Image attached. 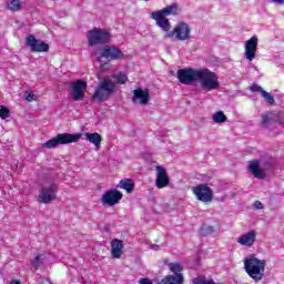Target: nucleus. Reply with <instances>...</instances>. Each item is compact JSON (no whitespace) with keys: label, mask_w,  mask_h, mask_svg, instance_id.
Segmentation results:
<instances>
[{"label":"nucleus","mask_w":284,"mask_h":284,"mask_svg":"<svg viewBox=\"0 0 284 284\" xmlns=\"http://www.w3.org/2000/svg\"><path fill=\"white\" fill-rule=\"evenodd\" d=\"M87 42L93 49V57L100 64L98 79L101 81L94 92V99L105 101L108 97V31L101 28H94L87 32Z\"/></svg>","instance_id":"1"},{"label":"nucleus","mask_w":284,"mask_h":284,"mask_svg":"<svg viewBox=\"0 0 284 284\" xmlns=\"http://www.w3.org/2000/svg\"><path fill=\"white\" fill-rule=\"evenodd\" d=\"M178 80L182 85H192L195 81H200L202 90H219L221 83L219 82V75L212 72L210 69H193L185 68L178 70Z\"/></svg>","instance_id":"2"},{"label":"nucleus","mask_w":284,"mask_h":284,"mask_svg":"<svg viewBox=\"0 0 284 284\" xmlns=\"http://www.w3.org/2000/svg\"><path fill=\"white\" fill-rule=\"evenodd\" d=\"M243 263L250 278H253L255 283L263 281L265 277V260H260L255 254H251L244 258Z\"/></svg>","instance_id":"3"},{"label":"nucleus","mask_w":284,"mask_h":284,"mask_svg":"<svg viewBox=\"0 0 284 284\" xmlns=\"http://www.w3.org/2000/svg\"><path fill=\"white\" fill-rule=\"evenodd\" d=\"M85 139L89 143H101V134L99 133H60L48 140L47 143H78L80 139Z\"/></svg>","instance_id":"4"},{"label":"nucleus","mask_w":284,"mask_h":284,"mask_svg":"<svg viewBox=\"0 0 284 284\" xmlns=\"http://www.w3.org/2000/svg\"><path fill=\"white\" fill-rule=\"evenodd\" d=\"M170 14H179V3H173L171 6L163 8L160 11L152 12L151 19L156 21V26L161 28L163 32H168L172 29V24L170 23V20L166 18L170 17Z\"/></svg>","instance_id":"5"},{"label":"nucleus","mask_w":284,"mask_h":284,"mask_svg":"<svg viewBox=\"0 0 284 284\" xmlns=\"http://www.w3.org/2000/svg\"><path fill=\"white\" fill-rule=\"evenodd\" d=\"M274 168V162L272 159L268 160H252L248 162V172L253 174L255 179L263 180L265 179V172L272 170Z\"/></svg>","instance_id":"6"},{"label":"nucleus","mask_w":284,"mask_h":284,"mask_svg":"<svg viewBox=\"0 0 284 284\" xmlns=\"http://www.w3.org/2000/svg\"><path fill=\"white\" fill-rule=\"evenodd\" d=\"M59 192V186L55 183H51L49 185L42 186L40 190V194L38 196L39 203H43L48 205V203H52V201H57V193Z\"/></svg>","instance_id":"7"},{"label":"nucleus","mask_w":284,"mask_h":284,"mask_svg":"<svg viewBox=\"0 0 284 284\" xmlns=\"http://www.w3.org/2000/svg\"><path fill=\"white\" fill-rule=\"evenodd\" d=\"M192 192L197 201L202 203H212L214 201V191L207 184H197L192 187Z\"/></svg>","instance_id":"8"},{"label":"nucleus","mask_w":284,"mask_h":284,"mask_svg":"<svg viewBox=\"0 0 284 284\" xmlns=\"http://www.w3.org/2000/svg\"><path fill=\"white\" fill-rule=\"evenodd\" d=\"M260 123L262 128H265V129L272 128V125L273 128H278V125L284 124V120L283 118H281V114L268 111L262 115Z\"/></svg>","instance_id":"9"},{"label":"nucleus","mask_w":284,"mask_h":284,"mask_svg":"<svg viewBox=\"0 0 284 284\" xmlns=\"http://www.w3.org/2000/svg\"><path fill=\"white\" fill-rule=\"evenodd\" d=\"M191 32H192V29H190V24L185 22H179L175 26V28L172 30V32L166 34V37L169 39H172V37H175L178 41H186V39H190Z\"/></svg>","instance_id":"10"},{"label":"nucleus","mask_w":284,"mask_h":284,"mask_svg":"<svg viewBox=\"0 0 284 284\" xmlns=\"http://www.w3.org/2000/svg\"><path fill=\"white\" fill-rule=\"evenodd\" d=\"M27 48H30L31 52H48L50 50V45L34 36L30 34L26 39Z\"/></svg>","instance_id":"11"},{"label":"nucleus","mask_w":284,"mask_h":284,"mask_svg":"<svg viewBox=\"0 0 284 284\" xmlns=\"http://www.w3.org/2000/svg\"><path fill=\"white\" fill-rule=\"evenodd\" d=\"M85 90H88V83L83 80H78L71 88V97L73 101H83L85 97Z\"/></svg>","instance_id":"12"},{"label":"nucleus","mask_w":284,"mask_h":284,"mask_svg":"<svg viewBox=\"0 0 284 284\" xmlns=\"http://www.w3.org/2000/svg\"><path fill=\"white\" fill-rule=\"evenodd\" d=\"M156 179L155 186L158 190H163V187H168L170 185V175H168V170L165 168L158 165L155 166Z\"/></svg>","instance_id":"13"},{"label":"nucleus","mask_w":284,"mask_h":284,"mask_svg":"<svg viewBox=\"0 0 284 284\" xmlns=\"http://www.w3.org/2000/svg\"><path fill=\"white\" fill-rule=\"evenodd\" d=\"M258 48V38L256 36H253L251 39H248L245 42V57L247 61H254L256 59V50Z\"/></svg>","instance_id":"14"},{"label":"nucleus","mask_w":284,"mask_h":284,"mask_svg":"<svg viewBox=\"0 0 284 284\" xmlns=\"http://www.w3.org/2000/svg\"><path fill=\"white\" fill-rule=\"evenodd\" d=\"M150 90L138 88L133 90L132 103H139L140 105H148L150 103Z\"/></svg>","instance_id":"15"},{"label":"nucleus","mask_w":284,"mask_h":284,"mask_svg":"<svg viewBox=\"0 0 284 284\" xmlns=\"http://www.w3.org/2000/svg\"><path fill=\"white\" fill-rule=\"evenodd\" d=\"M237 243L240 245H244L245 247H252V245H254V243H256V232L254 230L242 234L239 239H237Z\"/></svg>","instance_id":"16"},{"label":"nucleus","mask_w":284,"mask_h":284,"mask_svg":"<svg viewBox=\"0 0 284 284\" xmlns=\"http://www.w3.org/2000/svg\"><path fill=\"white\" fill-rule=\"evenodd\" d=\"M123 241L119 239H114L111 241V256L112 258H121L123 254Z\"/></svg>","instance_id":"17"},{"label":"nucleus","mask_w":284,"mask_h":284,"mask_svg":"<svg viewBox=\"0 0 284 284\" xmlns=\"http://www.w3.org/2000/svg\"><path fill=\"white\" fill-rule=\"evenodd\" d=\"M123 199V193L121 191L114 189V190H109L108 191V205L109 206H114L119 205L121 200Z\"/></svg>","instance_id":"18"},{"label":"nucleus","mask_w":284,"mask_h":284,"mask_svg":"<svg viewBox=\"0 0 284 284\" xmlns=\"http://www.w3.org/2000/svg\"><path fill=\"white\" fill-rule=\"evenodd\" d=\"M108 59L109 61H120V59H125V55L121 49L116 47H108Z\"/></svg>","instance_id":"19"},{"label":"nucleus","mask_w":284,"mask_h":284,"mask_svg":"<svg viewBox=\"0 0 284 284\" xmlns=\"http://www.w3.org/2000/svg\"><path fill=\"white\" fill-rule=\"evenodd\" d=\"M184 277L183 275H166L161 280L160 284H183Z\"/></svg>","instance_id":"20"},{"label":"nucleus","mask_w":284,"mask_h":284,"mask_svg":"<svg viewBox=\"0 0 284 284\" xmlns=\"http://www.w3.org/2000/svg\"><path fill=\"white\" fill-rule=\"evenodd\" d=\"M170 272H172L173 276H183V264L180 262H171L168 264Z\"/></svg>","instance_id":"21"},{"label":"nucleus","mask_w":284,"mask_h":284,"mask_svg":"<svg viewBox=\"0 0 284 284\" xmlns=\"http://www.w3.org/2000/svg\"><path fill=\"white\" fill-rule=\"evenodd\" d=\"M120 189L125 190L128 194H132V192H134V182H132V179L121 180Z\"/></svg>","instance_id":"22"},{"label":"nucleus","mask_w":284,"mask_h":284,"mask_svg":"<svg viewBox=\"0 0 284 284\" xmlns=\"http://www.w3.org/2000/svg\"><path fill=\"white\" fill-rule=\"evenodd\" d=\"M7 8L11 10V12H19V10L23 8V3H21V0H7Z\"/></svg>","instance_id":"23"},{"label":"nucleus","mask_w":284,"mask_h":284,"mask_svg":"<svg viewBox=\"0 0 284 284\" xmlns=\"http://www.w3.org/2000/svg\"><path fill=\"white\" fill-rule=\"evenodd\" d=\"M214 123H225L227 122V115L223 111H217L212 116Z\"/></svg>","instance_id":"24"},{"label":"nucleus","mask_w":284,"mask_h":284,"mask_svg":"<svg viewBox=\"0 0 284 284\" xmlns=\"http://www.w3.org/2000/svg\"><path fill=\"white\" fill-rule=\"evenodd\" d=\"M262 97L266 101V103H270V105H274L276 101L274 100V95L270 94L267 91H262Z\"/></svg>","instance_id":"25"},{"label":"nucleus","mask_w":284,"mask_h":284,"mask_svg":"<svg viewBox=\"0 0 284 284\" xmlns=\"http://www.w3.org/2000/svg\"><path fill=\"white\" fill-rule=\"evenodd\" d=\"M0 119L6 120L10 119V109L6 105L0 106Z\"/></svg>","instance_id":"26"},{"label":"nucleus","mask_w":284,"mask_h":284,"mask_svg":"<svg viewBox=\"0 0 284 284\" xmlns=\"http://www.w3.org/2000/svg\"><path fill=\"white\" fill-rule=\"evenodd\" d=\"M115 81L119 83V85H124V83H128V75H125L123 72H120L115 77Z\"/></svg>","instance_id":"27"},{"label":"nucleus","mask_w":284,"mask_h":284,"mask_svg":"<svg viewBox=\"0 0 284 284\" xmlns=\"http://www.w3.org/2000/svg\"><path fill=\"white\" fill-rule=\"evenodd\" d=\"M251 92H260L261 94H263V92L265 90H263V87L256 84V83H252L250 87Z\"/></svg>","instance_id":"28"},{"label":"nucleus","mask_w":284,"mask_h":284,"mask_svg":"<svg viewBox=\"0 0 284 284\" xmlns=\"http://www.w3.org/2000/svg\"><path fill=\"white\" fill-rule=\"evenodd\" d=\"M24 100L26 101H37V95L34 94V93H32V92H26L24 93Z\"/></svg>","instance_id":"29"},{"label":"nucleus","mask_w":284,"mask_h":284,"mask_svg":"<svg viewBox=\"0 0 284 284\" xmlns=\"http://www.w3.org/2000/svg\"><path fill=\"white\" fill-rule=\"evenodd\" d=\"M116 84H114L110 79L108 80V94H112V92H115Z\"/></svg>","instance_id":"30"},{"label":"nucleus","mask_w":284,"mask_h":284,"mask_svg":"<svg viewBox=\"0 0 284 284\" xmlns=\"http://www.w3.org/2000/svg\"><path fill=\"white\" fill-rule=\"evenodd\" d=\"M41 265H43V261H41V255H38L33 261V267H36V270H39Z\"/></svg>","instance_id":"31"},{"label":"nucleus","mask_w":284,"mask_h":284,"mask_svg":"<svg viewBox=\"0 0 284 284\" xmlns=\"http://www.w3.org/2000/svg\"><path fill=\"white\" fill-rule=\"evenodd\" d=\"M57 145H59V143H44L42 144V150H53Z\"/></svg>","instance_id":"32"},{"label":"nucleus","mask_w":284,"mask_h":284,"mask_svg":"<svg viewBox=\"0 0 284 284\" xmlns=\"http://www.w3.org/2000/svg\"><path fill=\"white\" fill-rule=\"evenodd\" d=\"M102 203L103 205H108V192H104L102 195Z\"/></svg>","instance_id":"33"},{"label":"nucleus","mask_w":284,"mask_h":284,"mask_svg":"<svg viewBox=\"0 0 284 284\" xmlns=\"http://www.w3.org/2000/svg\"><path fill=\"white\" fill-rule=\"evenodd\" d=\"M254 205L256 210H263V203H261V201H255Z\"/></svg>","instance_id":"34"},{"label":"nucleus","mask_w":284,"mask_h":284,"mask_svg":"<svg viewBox=\"0 0 284 284\" xmlns=\"http://www.w3.org/2000/svg\"><path fill=\"white\" fill-rule=\"evenodd\" d=\"M274 3H278L280 6L284 4V0H273Z\"/></svg>","instance_id":"35"},{"label":"nucleus","mask_w":284,"mask_h":284,"mask_svg":"<svg viewBox=\"0 0 284 284\" xmlns=\"http://www.w3.org/2000/svg\"><path fill=\"white\" fill-rule=\"evenodd\" d=\"M94 146H95V150H99L101 148V143H95Z\"/></svg>","instance_id":"36"},{"label":"nucleus","mask_w":284,"mask_h":284,"mask_svg":"<svg viewBox=\"0 0 284 284\" xmlns=\"http://www.w3.org/2000/svg\"><path fill=\"white\" fill-rule=\"evenodd\" d=\"M11 284H21V282H19V281H13V282H11Z\"/></svg>","instance_id":"37"}]
</instances>
